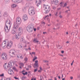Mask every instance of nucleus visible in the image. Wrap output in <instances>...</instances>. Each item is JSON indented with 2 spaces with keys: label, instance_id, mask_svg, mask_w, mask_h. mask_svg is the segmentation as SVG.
Instances as JSON below:
<instances>
[{
  "label": "nucleus",
  "instance_id": "bb28decb",
  "mask_svg": "<svg viewBox=\"0 0 80 80\" xmlns=\"http://www.w3.org/2000/svg\"><path fill=\"white\" fill-rule=\"evenodd\" d=\"M12 69L16 72H18V70H17V69H16V68H15L14 67L12 68Z\"/></svg>",
  "mask_w": 80,
  "mask_h": 80
},
{
  "label": "nucleus",
  "instance_id": "1a4fd4ad",
  "mask_svg": "<svg viewBox=\"0 0 80 80\" xmlns=\"http://www.w3.org/2000/svg\"><path fill=\"white\" fill-rule=\"evenodd\" d=\"M16 35V40H19V39L20 38V37H21V35L22 34L18 33V34Z\"/></svg>",
  "mask_w": 80,
  "mask_h": 80
},
{
  "label": "nucleus",
  "instance_id": "a18cd8bd",
  "mask_svg": "<svg viewBox=\"0 0 80 80\" xmlns=\"http://www.w3.org/2000/svg\"><path fill=\"white\" fill-rule=\"evenodd\" d=\"M59 17L60 18H62V16H61V15H60L59 16Z\"/></svg>",
  "mask_w": 80,
  "mask_h": 80
},
{
  "label": "nucleus",
  "instance_id": "b1692460",
  "mask_svg": "<svg viewBox=\"0 0 80 80\" xmlns=\"http://www.w3.org/2000/svg\"><path fill=\"white\" fill-rule=\"evenodd\" d=\"M16 7H17V5H16V4H13L12 6V8H15Z\"/></svg>",
  "mask_w": 80,
  "mask_h": 80
},
{
  "label": "nucleus",
  "instance_id": "58836bf2",
  "mask_svg": "<svg viewBox=\"0 0 80 80\" xmlns=\"http://www.w3.org/2000/svg\"><path fill=\"white\" fill-rule=\"evenodd\" d=\"M47 17H49V16L48 15H47L44 18L45 20V18H47Z\"/></svg>",
  "mask_w": 80,
  "mask_h": 80
},
{
  "label": "nucleus",
  "instance_id": "13d9d810",
  "mask_svg": "<svg viewBox=\"0 0 80 80\" xmlns=\"http://www.w3.org/2000/svg\"><path fill=\"white\" fill-rule=\"evenodd\" d=\"M40 70H42V68H41V67H40Z\"/></svg>",
  "mask_w": 80,
  "mask_h": 80
},
{
  "label": "nucleus",
  "instance_id": "473e14b6",
  "mask_svg": "<svg viewBox=\"0 0 80 80\" xmlns=\"http://www.w3.org/2000/svg\"><path fill=\"white\" fill-rule=\"evenodd\" d=\"M43 62H44V61L45 63H48V62H49L48 61V60H46V61L43 60Z\"/></svg>",
  "mask_w": 80,
  "mask_h": 80
},
{
  "label": "nucleus",
  "instance_id": "f03ea898",
  "mask_svg": "<svg viewBox=\"0 0 80 80\" xmlns=\"http://www.w3.org/2000/svg\"><path fill=\"white\" fill-rule=\"evenodd\" d=\"M43 7L45 9H44V10H45V12H44V13L47 14V13H48L50 12V6H48V5H45V4H44Z\"/></svg>",
  "mask_w": 80,
  "mask_h": 80
},
{
  "label": "nucleus",
  "instance_id": "de8ad7c7",
  "mask_svg": "<svg viewBox=\"0 0 80 80\" xmlns=\"http://www.w3.org/2000/svg\"><path fill=\"white\" fill-rule=\"evenodd\" d=\"M62 53H64V51H61Z\"/></svg>",
  "mask_w": 80,
  "mask_h": 80
},
{
  "label": "nucleus",
  "instance_id": "a878e982",
  "mask_svg": "<svg viewBox=\"0 0 80 80\" xmlns=\"http://www.w3.org/2000/svg\"><path fill=\"white\" fill-rule=\"evenodd\" d=\"M21 80H25V78H26V77H24V76H23L22 77H21Z\"/></svg>",
  "mask_w": 80,
  "mask_h": 80
},
{
  "label": "nucleus",
  "instance_id": "3c124183",
  "mask_svg": "<svg viewBox=\"0 0 80 80\" xmlns=\"http://www.w3.org/2000/svg\"><path fill=\"white\" fill-rule=\"evenodd\" d=\"M70 79H71V80H72V79H73V77H70Z\"/></svg>",
  "mask_w": 80,
  "mask_h": 80
},
{
  "label": "nucleus",
  "instance_id": "e433bc0d",
  "mask_svg": "<svg viewBox=\"0 0 80 80\" xmlns=\"http://www.w3.org/2000/svg\"><path fill=\"white\" fill-rule=\"evenodd\" d=\"M37 71V68L36 69H35L34 70V72H36Z\"/></svg>",
  "mask_w": 80,
  "mask_h": 80
},
{
  "label": "nucleus",
  "instance_id": "ddd939ff",
  "mask_svg": "<svg viewBox=\"0 0 80 80\" xmlns=\"http://www.w3.org/2000/svg\"><path fill=\"white\" fill-rule=\"evenodd\" d=\"M8 28H7V26H5L4 28V31L7 33L8 32H9V30H10V27H9V29L8 28Z\"/></svg>",
  "mask_w": 80,
  "mask_h": 80
},
{
  "label": "nucleus",
  "instance_id": "2f4dec72",
  "mask_svg": "<svg viewBox=\"0 0 80 80\" xmlns=\"http://www.w3.org/2000/svg\"><path fill=\"white\" fill-rule=\"evenodd\" d=\"M4 76V74L2 73L0 75V77H3Z\"/></svg>",
  "mask_w": 80,
  "mask_h": 80
},
{
  "label": "nucleus",
  "instance_id": "72a5a7b5",
  "mask_svg": "<svg viewBox=\"0 0 80 80\" xmlns=\"http://www.w3.org/2000/svg\"><path fill=\"white\" fill-rule=\"evenodd\" d=\"M47 20H48V22H50V19L48 18H47Z\"/></svg>",
  "mask_w": 80,
  "mask_h": 80
},
{
  "label": "nucleus",
  "instance_id": "f3484780",
  "mask_svg": "<svg viewBox=\"0 0 80 80\" xmlns=\"http://www.w3.org/2000/svg\"><path fill=\"white\" fill-rule=\"evenodd\" d=\"M35 14V11L33 10V9H32V12L30 14L31 16H33Z\"/></svg>",
  "mask_w": 80,
  "mask_h": 80
},
{
  "label": "nucleus",
  "instance_id": "7c9ffc66",
  "mask_svg": "<svg viewBox=\"0 0 80 80\" xmlns=\"http://www.w3.org/2000/svg\"><path fill=\"white\" fill-rule=\"evenodd\" d=\"M24 60L26 62H27V60H28V58L26 57L25 58H24Z\"/></svg>",
  "mask_w": 80,
  "mask_h": 80
},
{
  "label": "nucleus",
  "instance_id": "603ef678",
  "mask_svg": "<svg viewBox=\"0 0 80 80\" xmlns=\"http://www.w3.org/2000/svg\"><path fill=\"white\" fill-rule=\"evenodd\" d=\"M58 13V12H56V14H55V15H56V16H57V14Z\"/></svg>",
  "mask_w": 80,
  "mask_h": 80
},
{
  "label": "nucleus",
  "instance_id": "864d4df0",
  "mask_svg": "<svg viewBox=\"0 0 80 80\" xmlns=\"http://www.w3.org/2000/svg\"><path fill=\"white\" fill-rule=\"evenodd\" d=\"M12 55H15V52H12Z\"/></svg>",
  "mask_w": 80,
  "mask_h": 80
},
{
  "label": "nucleus",
  "instance_id": "c756f323",
  "mask_svg": "<svg viewBox=\"0 0 80 80\" xmlns=\"http://www.w3.org/2000/svg\"><path fill=\"white\" fill-rule=\"evenodd\" d=\"M20 65L21 66H22V67H23V66H24V64H23V63H20Z\"/></svg>",
  "mask_w": 80,
  "mask_h": 80
},
{
  "label": "nucleus",
  "instance_id": "c85d7f7f",
  "mask_svg": "<svg viewBox=\"0 0 80 80\" xmlns=\"http://www.w3.org/2000/svg\"><path fill=\"white\" fill-rule=\"evenodd\" d=\"M4 2H5L6 3H8L9 2V0H5Z\"/></svg>",
  "mask_w": 80,
  "mask_h": 80
},
{
  "label": "nucleus",
  "instance_id": "412c9836",
  "mask_svg": "<svg viewBox=\"0 0 80 80\" xmlns=\"http://www.w3.org/2000/svg\"><path fill=\"white\" fill-rule=\"evenodd\" d=\"M7 65V63H5V64L4 65V69H8V66L7 65V67H6V65Z\"/></svg>",
  "mask_w": 80,
  "mask_h": 80
},
{
  "label": "nucleus",
  "instance_id": "2eb2a0df",
  "mask_svg": "<svg viewBox=\"0 0 80 80\" xmlns=\"http://www.w3.org/2000/svg\"><path fill=\"white\" fill-rule=\"evenodd\" d=\"M53 3L54 5H58L59 3L58 1V0H53Z\"/></svg>",
  "mask_w": 80,
  "mask_h": 80
},
{
  "label": "nucleus",
  "instance_id": "680f3d73",
  "mask_svg": "<svg viewBox=\"0 0 80 80\" xmlns=\"http://www.w3.org/2000/svg\"><path fill=\"white\" fill-rule=\"evenodd\" d=\"M36 28H34V32H35L36 31Z\"/></svg>",
  "mask_w": 80,
  "mask_h": 80
},
{
  "label": "nucleus",
  "instance_id": "6ab92c4d",
  "mask_svg": "<svg viewBox=\"0 0 80 80\" xmlns=\"http://www.w3.org/2000/svg\"><path fill=\"white\" fill-rule=\"evenodd\" d=\"M37 40V38H35L33 41L34 43H38V40Z\"/></svg>",
  "mask_w": 80,
  "mask_h": 80
},
{
  "label": "nucleus",
  "instance_id": "393cba45",
  "mask_svg": "<svg viewBox=\"0 0 80 80\" xmlns=\"http://www.w3.org/2000/svg\"><path fill=\"white\" fill-rule=\"evenodd\" d=\"M39 2L37 4V7H38L39 5H40V4H41V1L39 0Z\"/></svg>",
  "mask_w": 80,
  "mask_h": 80
},
{
  "label": "nucleus",
  "instance_id": "cd10ccee",
  "mask_svg": "<svg viewBox=\"0 0 80 80\" xmlns=\"http://www.w3.org/2000/svg\"><path fill=\"white\" fill-rule=\"evenodd\" d=\"M19 0H12V1L14 3H17V1H18Z\"/></svg>",
  "mask_w": 80,
  "mask_h": 80
},
{
  "label": "nucleus",
  "instance_id": "ea45409f",
  "mask_svg": "<svg viewBox=\"0 0 80 80\" xmlns=\"http://www.w3.org/2000/svg\"><path fill=\"white\" fill-rule=\"evenodd\" d=\"M35 60H36V59L35 58L33 59L32 60L33 62H34Z\"/></svg>",
  "mask_w": 80,
  "mask_h": 80
},
{
  "label": "nucleus",
  "instance_id": "a211bd4d",
  "mask_svg": "<svg viewBox=\"0 0 80 80\" xmlns=\"http://www.w3.org/2000/svg\"><path fill=\"white\" fill-rule=\"evenodd\" d=\"M28 18L27 17V16L26 15L25 16H23V19L24 20V21H26L27 20V19Z\"/></svg>",
  "mask_w": 80,
  "mask_h": 80
},
{
  "label": "nucleus",
  "instance_id": "4c0bfd02",
  "mask_svg": "<svg viewBox=\"0 0 80 80\" xmlns=\"http://www.w3.org/2000/svg\"><path fill=\"white\" fill-rule=\"evenodd\" d=\"M32 54H33V55H35V53L34 52H32Z\"/></svg>",
  "mask_w": 80,
  "mask_h": 80
},
{
  "label": "nucleus",
  "instance_id": "4be33fe9",
  "mask_svg": "<svg viewBox=\"0 0 80 80\" xmlns=\"http://www.w3.org/2000/svg\"><path fill=\"white\" fill-rule=\"evenodd\" d=\"M56 26L57 27H58V28H59L60 27V23H57V24L56 25Z\"/></svg>",
  "mask_w": 80,
  "mask_h": 80
},
{
  "label": "nucleus",
  "instance_id": "0eeeda50",
  "mask_svg": "<svg viewBox=\"0 0 80 80\" xmlns=\"http://www.w3.org/2000/svg\"><path fill=\"white\" fill-rule=\"evenodd\" d=\"M1 57L2 58V60H7V56L5 55V53H2Z\"/></svg>",
  "mask_w": 80,
  "mask_h": 80
},
{
  "label": "nucleus",
  "instance_id": "c03bdc74",
  "mask_svg": "<svg viewBox=\"0 0 80 80\" xmlns=\"http://www.w3.org/2000/svg\"><path fill=\"white\" fill-rule=\"evenodd\" d=\"M60 9H61V8H58L57 9V10H60Z\"/></svg>",
  "mask_w": 80,
  "mask_h": 80
},
{
  "label": "nucleus",
  "instance_id": "09e8293b",
  "mask_svg": "<svg viewBox=\"0 0 80 80\" xmlns=\"http://www.w3.org/2000/svg\"><path fill=\"white\" fill-rule=\"evenodd\" d=\"M77 25H78V24L77 23H76V24L75 25V26L76 27H77Z\"/></svg>",
  "mask_w": 80,
  "mask_h": 80
},
{
  "label": "nucleus",
  "instance_id": "5701e85b",
  "mask_svg": "<svg viewBox=\"0 0 80 80\" xmlns=\"http://www.w3.org/2000/svg\"><path fill=\"white\" fill-rule=\"evenodd\" d=\"M8 13H7V12H4V17H7V16H8Z\"/></svg>",
  "mask_w": 80,
  "mask_h": 80
},
{
  "label": "nucleus",
  "instance_id": "6e6552de",
  "mask_svg": "<svg viewBox=\"0 0 80 80\" xmlns=\"http://www.w3.org/2000/svg\"><path fill=\"white\" fill-rule=\"evenodd\" d=\"M34 68H38V61L36 60L35 61V63L33 65H32Z\"/></svg>",
  "mask_w": 80,
  "mask_h": 80
},
{
  "label": "nucleus",
  "instance_id": "bf43d9fd",
  "mask_svg": "<svg viewBox=\"0 0 80 80\" xmlns=\"http://www.w3.org/2000/svg\"><path fill=\"white\" fill-rule=\"evenodd\" d=\"M34 58L36 59H37V57L36 56L34 57Z\"/></svg>",
  "mask_w": 80,
  "mask_h": 80
},
{
  "label": "nucleus",
  "instance_id": "774afa93",
  "mask_svg": "<svg viewBox=\"0 0 80 80\" xmlns=\"http://www.w3.org/2000/svg\"><path fill=\"white\" fill-rule=\"evenodd\" d=\"M6 80H10V79H7Z\"/></svg>",
  "mask_w": 80,
  "mask_h": 80
},
{
  "label": "nucleus",
  "instance_id": "f8f14e48",
  "mask_svg": "<svg viewBox=\"0 0 80 80\" xmlns=\"http://www.w3.org/2000/svg\"><path fill=\"white\" fill-rule=\"evenodd\" d=\"M18 33L22 34V28H19L18 29Z\"/></svg>",
  "mask_w": 80,
  "mask_h": 80
},
{
  "label": "nucleus",
  "instance_id": "39448f33",
  "mask_svg": "<svg viewBox=\"0 0 80 80\" xmlns=\"http://www.w3.org/2000/svg\"><path fill=\"white\" fill-rule=\"evenodd\" d=\"M21 18H20V17H18L16 19V22H15L14 23H16V24L18 25H18L21 23Z\"/></svg>",
  "mask_w": 80,
  "mask_h": 80
},
{
  "label": "nucleus",
  "instance_id": "8fccbe9b",
  "mask_svg": "<svg viewBox=\"0 0 80 80\" xmlns=\"http://www.w3.org/2000/svg\"><path fill=\"white\" fill-rule=\"evenodd\" d=\"M63 75L62 74V77H61L62 78H63Z\"/></svg>",
  "mask_w": 80,
  "mask_h": 80
},
{
  "label": "nucleus",
  "instance_id": "9b49d317",
  "mask_svg": "<svg viewBox=\"0 0 80 80\" xmlns=\"http://www.w3.org/2000/svg\"><path fill=\"white\" fill-rule=\"evenodd\" d=\"M7 41L8 42V40H5V41H3V42L1 45V46L2 47H5L6 46V42H7Z\"/></svg>",
  "mask_w": 80,
  "mask_h": 80
},
{
  "label": "nucleus",
  "instance_id": "7ed1b4c3",
  "mask_svg": "<svg viewBox=\"0 0 80 80\" xmlns=\"http://www.w3.org/2000/svg\"><path fill=\"white\" fill-rule=\"evenodd\" d=\"M34 28V27L32 25H30L26 28V30L28 32H31L33 31Z\"/></svg>",
  "mask_w": 80,
  "mask_h": 80
},
{
  "label": "nucleus",
  "instance_id": "052dcab7",
  "mask_svg": "<svg viewBox=\"0 0 80 80\" xmlns=\"http://www.w3.org/2000/svg\"><path fill=\"white\" fill-rule=\"evenodd\" d=\"M37 30H39L40 29V28L39 27H38L37 28Z\"/></svg>",
  "mask_w": 80,
  "mask_h": 80
},
{
  "label": "nucleus",
  "instance_id": "4d7b16f0",
  "mask_svg": "<svg viewBox=\"0 0 80 80\" xmlns=\"http://www.w3.org/2000/svg\"><path fill=\"white\" fill-rule=\"evenodd\" d=\"M28 50H31V48H28Z\"/></svg>",
  "mask_w": 80,
  "mask_h": 80
},
{
  "label": "nucleus",
  "instance_id": "69168bd1",
  "mask_svg": "<svg viewBox=\"0 0 80 80\" xmlns=\"http://www.w3.org/2000/svg\"><path fill=\"white\" fill-rule=\"evenodd\" d=\"M28 67H30V68H31L32 66H28Z\"/></svg>",
  "mask_w": 80,
  "mask_h": 80
},
{
  "label": "nucleus",
  "instance_id": "c9c22d12",
  "mask_svg": "<svg viewBox=\"0 0 80 80\" xmlns=\"http://www.w3.org/2000/svg\"><path fill=\"white\" fill-rule=\"evenodd\" d=\"M14 78H15V79H16V80H18V79H19L18 78H17L16 77H14Z\"/></svg>",
  "mask_w": 80,
  "mask_h": 80
},
{
  "label": "nucleus",
  "instance_id": "f704fd0d",
  "mask_svg": "<svg viewBox=\"0 0 80 80\" xmlns=\"http://www.w3.org/2000/svg\"><path fill=\"white\" fill-rule=\"evenodd\" d=\"M67 3H65L64 4V6L63 7V8L65 7H66V6H67Z\"/></svg>",
  "mask_w": 80,
  "mask_h": 80
},
{
  "label": "nucleus",
  "instance_id": "e2e57ef3",
  "mask_svg": "<svg viewBox=\"0 0 80 80\" xmlns=\"http://www.w3.org/2000/svg\"><path fill=\"white\" fill-rule=\"evenodd\" d=\"M43 34H45V33H47L46 32H43Z\"/></svg>",
  "mask_w": 80,
  "mask_h": 80
},
{
  "label": "nucleus",
  "instance_id": "dca6fc26",
  "mask_svg": "<svg viewBox=\"0 0 80 80\" xmlns=\"http://www.w3.org/2000/svg\"><path fill=\"white\" fill-rule=\"evenodd\" d=\"M12 63H13V62H9L8 63V68H11L12 67Z\"/></svg>",
  "mask_w": 80,
  "mask_h": 80
},
{
  "label": "nucleus",
  "instance_id": "5fc2aeb1",
  "mask_svg": "<svg viewBox=\"0 0 80 80\" xmlns=\"http://www.w3.org/2000/svg\"><path fill=\"white\" fill-rule=\"evenodd\" d=\"M28 74V72H25V75H27Z\"/></svg>",
  "mask_w": 80,
  "mask_h": 80
},
{
  "label": "nucleus",
  "instance_id": "423d86ee",
  "mask_svg": "<svg viewBox=\"0 0 80 80\" xmlns=\"http://www.w3.org/2000/svg\"><path fill=\"white\" fill-rule=\"evenodd\" d=\"M13 45V42L12 41H10V42L8 43L7 46V48L8 49H10L12 48V45Z\"/></svg>",
  "mask_w": 80,
  "mask_h": 80
},
{
  "label": "nucleus",
  "instance_id": "9d476101",
  "mask_svg": "<svg viewBox=\"0 0 80 80\" xmlns=\"http://www.w3.org/2000/svg\"><path fill=\"white\" fill-rule=\"evenodd\" d=\"M33 9V7H31L29 8L28 10V13L29 15H30V14L32 13V10Z\"/></svg>",
  "mask_w": 80,
  "mask_h": 80
},
{
  "label": "nucleus",
  "instance_id": "4468645a",
  "mask_svg": "<svg viewBox=\"0 0 80 80\" xmlns=\"http://www.w3.org/2000/svg\"><path fill=\"white\" fill-rule=\"evenodd\" d=\"M8 73L9 74V75H13L14 73L13 72V70L12 69L11 70H8Z\"/></svg>",
  "mask_w": 80,
  "mask_h": 80
},
{
  "label": "nucleus",
  "instance_id": "f257e3e1",
  "mask_svg": "<svg viewBox=\"0 0 80 80\" xmlns=\"http://www.w3.org/2000/svg\"><path fill=\"white\" fill-rule=\"evenodd\" d=\"M13 25L14 27L12 28L11 33L14 34L17 32V29L18 28V24H17V23L15 22L14 24Z\"/></svg>",
  "mask_w": 80,
  "mask_h": 80
},
{
  "label": "nucleus",
  "instance_id": "aec40b11",
  "mask_svg": "<svg viewBox=\"0 0 80 80\" xmlns=\"http://www.w3.org/2000/svg\"><path fill=\"white\" fill-rule=\"evenodd\" d=\"M20 41L21 42H24V43H25V39H24V38H23V37H22L20 39Z\"/></svg>",
  "mask_w": 80,
  "mask_h": 80
},
{
  "label": "nucleus",
  "instance_id": "338daca9",
  "mask_svg": "<svg viewBox=\"0 0 80 80\" xmlns=\"http://www.w3.org/2000/svg\"><path fill=\"white\" fill-rule=\"evenodd\" d=\"M58 78L59 79H60V76H58Z\"/></svg>",
  "mask_w": 80,
  "mask_h": 80
},
{
  "label": "nucleus",
  "instance_id": "79ce46f5",
  "mask_svg": "<svg viewBox=\"0 0 80 80\" xmlns=\"http://www.w3.org/2000/svg\"><path fill=\"white\" fill-rule=\"evenodd\" d=\"M31 80H36V78H32Z\"/></svg>",
  "mask_w": 80,
  "mask_h": 80
},
{
  "label": "nucleus",
  "instance_id": "0e129e2a",
  "mask_svg": "<svg viewBox=\"0 0 80 80\" xmlns=\"http://www.w3.org/2000/svg\"><path fill=\"white\" fill-rule=\"evenodd\" d=\"M78 78H80V75L78 76Z\"/></svg>",
  "mask_w": 80,
  "mask_h": 80
},
{
  "label": "nucleus",
  "instance_id": "a19ab883",
  "mask_svg": "<svg viewBox=\"0 0 80 80\" xmlns=\"http://www.w3.org/2000/svg\"><path fill=\"white\" fill-rule=\"evenodd\" d=\"M35 60H36V59L35 58L33 59L32 60L33 62H34Z\"/></svg>",
  "mask_w": 80,
  "mask_h": 80
},
{
  "label": "nucleus",
  "instance_id": "6e6d98bb",
  "mask_svg": "<svg viewBox=\"0 0 80 80\" xmlns=\"http://www.w3.org/2000/svg\"><path fill=\"white\" fill-rule=\"evenodd\" d=\"M54 80H57L56 77H54Z\"/></svg>",
  "mask_w": 80,
  "mask_h": 80
},
{
  "label": "nucleus",
  "instance_id": "49530a36",
  "mask_svg": "<svg viewBox=\"0 0 80 80\" xmlns=\"http://www.w3.org/2000/svg\"><path fill=\"white\" fill-rule=\"evenodd\" d=\"M22 74H23V75H25V73H23V72H22Z\"/></svg>",
  "mask_w": 80,
  "mask_h": 80
},
{
  "label": "nucleus",
  "instance_id": "37998d69",
  "mask_svg": "<svg viewBox=\"0 0 80 80\" xmlns=\"http://www.w3.org/2000/svg\"><path fill=\"white\" fill-rule=\"evenodd\" d=\"M19 45H20V46H19V48H22V46L21 45L19 44Z\"/></svg>",
  "mask_w": 80,
  "mask_h": 80
},
{
  "label": "nucleus",
  "instance_id": "20e7f679",
  "mask_svg": "<svg viewBox=\"0 0 80 80\" xmlns=\"http://www.w3.org/2000/svg\"><path fill=\"white\" fill-rule=\"evenodd\" d=\"M11 25H12V23H11L10 20L8 19L5 23V26H6V28H8V27H9V29H10Z\"/></svg>",
  "mask_w": 80,
  "mask_h": 80
}]
</instances>
